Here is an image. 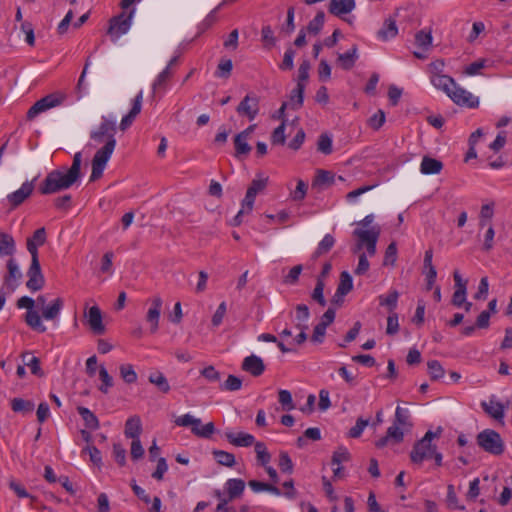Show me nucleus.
I'll return each instance as SVG.
<instances>
[{
    "label": "nucleus",
    "mask_w": 512,
    "mask_h": 512,
    "mask_svg": "<svg viewBox=\"0 0 512 512\" xmlns=\"http://www.w3.org/2000/svg\"><path fill=\"white\" fill-rule=\"evenodd\" d=\"M82 153L76 152L72 165L66 171L56 169L49 172L39 186L43 195L54 194L70 188L81 177Z\"/></svg>",
    "instance_id": "f257e3e1"
},
{
    "label": "nucleus",
    "mask_w": 512,
    "mask_h": 512,
    "mask_svg": "<svg viewBox=\"0 0 512 512\" xmlns=\"http://www.w3.org/2000/svg\"><path fill=\"white\" fill-rule=\"evenodd\" d=\"M443 429L438 427L436 431L428 430L425 435L418 440L410 453V458L413 464H421L425 460L434 459L436 466L442 464V454L436 451V446L432 445L434 438L441 436Z\"/></svg>",
    "instance_id": "f03ea898"
},
{
    "label": "nucleus",
    "mask_w": 512,
    "mask_h": 512,
    "mask_svg": "<svg viewBox=\"0 0 512 512\" xmlns=\"http://www.w3.org/2000/svg\"><path fill=\"white\" fill-rule=\"evenodd\" d=\"M380 227L373 226L370 229H355L353 235L357 238L353 252L357 253L363 248H366L368 256H374L376 254V245L380 236Z\"/></svg>",
    "instance_id": "7ed1b4c3"
},
{
    "label": "nucleus",
    "mask_w": 512,
    "mask_h": 512,
    "mask_svg": "<svg viewBox=\"0 0 512 512\" xmlns=\"http://www.w3.org/2000/svg\"><path fill=\"white\" fill-rule=\"evenodd\" d=\"M477 445L491 455H501L505 445L498 432L493 429H485L476 437Z\"/></svg>",
    "instance_id": "20e7f679"
},
{
    "label": "nucleus",
    "mask_w": 512,
    "mask_h": 512,
    "mask_svg": "<svg viewBox=\"0 0 512 512\" xmlns=\"http://www.w3.org/2000/svg\"><path fill=\"white\" fill-rule=\"evenodd\" d=\"M116 147V139L107 140L105 145L100 148L92 159V172L90 181H96L102 177L104 169Z\"/></svg>",
    "instance_id": "39448f33"
},
{
    "label": "nucleus",
    "mask_w": 512,
    "mask_h": 512,
    "mask_svg": "<svg viewBox=\"0 0 512 512\" xmlns=\"http://www.w3.org/2000/svg\"><path fill=\"white\" fill-rule=\"evenodd\" d=\"M175 424L180 427H191L192 433L200 438L209 439L215 432V425L213 422L205 424L201 429V419L195 418L191 414H184L175 419Z\"/></svg>",
    "instance_id": "423d86ee"
},
{
    "label": "nucleus",
    "mask_w": 512,
    "mask_h": 512,
    "mask_svg": "<svg viewBox=\"0 0 512 512\" xmlns=\"http://www.w3.org/2000/svg\"><path fill=\"white\" fill-rule=\"evenodd\" d=\"M135 12L136 9L132 8L128 14L121 12L109 20L107 33L110 35L112 41H116L120 36L129 31Z\"/></svg>",
    "instance_id": "0eeeda50"
},
{
    "label": "nucleus",
    "mask_w": 512,
    "mask_h": 512,
    "mask_svg": "<svg viewBox=\"0 0 512 512\" xmlns=\"http://www.w3.org/2000/svg\"><path fill=\"white\" fill-rule=\"evenodd\" d=\"M66 95L60 92L51 93L36 101L27 111V119L32 120L40 113L61 105Z\"/></svg>",
    "instance_id": "6e6552de"
},
{
    "label": "nucleus",
    "mask_w": 512,
    "mask_h": 512,
    "mask_svg": "<svg viewBox=\"0 0 512 512\" xmlns=\"http://www.w3.org/2000/svg\"><path fill=\"white\" fill-rule=\"evenodd\" d=\"M254 492L268 491L276 495L283 494L287 498H294L296 490L293 482H282L281 487L275 486L272 482H249Z\"/></svg>",
    "instance_id": "1a4fd4ad"
},
{
    "label": "nucleus",
    "mask_w": 512,
    "mask_h": 512,
    "mask_svg": "<svg viewBox=\"0 0 512 512\" xmlns=\"http://www.w3.org/2000/svg\"><path fill=\"white\" fill-rule=\"evenodd\" d=\"M28 280L26 282V287L31 292H37L44 287L45 279L41 271V266L39 262V258L35 256L33 253V258H31V264L27 271Z\"/></svg>",
    "instance_id": "9d476101"
},
{
    "label": "nucleus",
    "mask_w": 512,
    "mask_h": 512,
    "mask_svg": "<svg viewBox=\"0 0 512 512\" xmlns=\"http://www.w3.org/2000/svg\"><path fill=\"white\" fill-rule=\"evenodd\" d=\"M448 96L459 106L468 108H477L479 106V98L457 85V83H455V87L452 88Z\"/></svg>",
    "instance_id": "9b49d317"
},
{
    "label": "nucleus",
    "mask_w": 512,
    "mask_h": 512,
    "mask_svg": "<svg viewBox=\"0 0 512 512\" xmlns=\"http://www.w3.org/2000/svg\"><path fill=\"white\" fill-rule=\"evenodd\" d=\"M115 133V121L109 120L106 117H102V122L100 123L98 129L96 131H92L90 137L98 144H101L103 142L106 143L107 140L115 139Z\"/></svg>",
    "instance_id": "f8f14e48"
},
{
    "label": "nucleus",
    "mask_w": 512,
    "mask_h": 512,
    "mask_svg": "<svg viewBox=\"0 0 512 512\" xmlns=\"http://www.w3.org/2000/svg\"><path fill=\"white\" fill-rule=\"evenodd\" d=\"M151 306L146 313V321L150 325V332L156 333L159 328V321L161 316V310L163 300L160 296L156 295L150 299Z\"/></svg>",
    "instance_id": "ddd939ff"
},
{
    "label": "nucleus",
    "mask_w": 512,
    "mask_h": 512,
    "mask_svg": "<svg viewBox=\"0 0 512 512\" xmlns=\"http://www.w3.org/2000/svg\"><path fill=\"white\" fill-rule=\"evenodd\" d=\"M259 100L256 96L246 95L237 106L236 111L240 115H245L249 120H254L259 112Z\"/></svg>",
    "instance_id": "4468645a"
},
{
    "label": "nucleus",
    "mask_w": 512,
    "mask_h": 512,
    "mask_svg": "<svg viewBox=\"0 0 512 512\" xmlns=\"http://www.w3.org/2000/svg\"><path fill=\"white\" fill-rule=\"evenodd\" d=\"M33 181H26L22 186L7 196V200L12 208L21 205L33 192Z\"/></svg>",
    "instance_id": "2eb2a0df"
},
{
    "label": "nucleus",
    "mask_w": 512,
    "mask_h": 512,
    "mask_svg": "<svg viewBox=\"0 0 512 512\" xmlns=\"http://www.w3.org/2000/svg\"><path fill=\"white\" fill-rule=\"evenodd\" d=\"M402 426L393 423L386 432V435L381 437L376 442L377 448H383L389 444H399L403 441L404 433L401 429Z\"/></svg>",
    "instance_id": "dca6fc26"
},
{
    "label": "nucleus",
    "mask_w": 512,
    "mask_h": 512,
    "mask_svg": "<svg viewBox=\"0 0 512 512\" xmlns=\"http://www.w3.org/2000/svg\"><path fill=\"white\" fill-rule=\"evenodd\" d=\"M7 269L8 273L5 276L4 285L2 286V288L8 290V293H12L18 286V280L22 277V274L14 259L8 260Z\"/></svg>",
    "instance_id": "f3484780"
},
{
    "label": "nucleus",
    "mask_w": 512,
    "mask_h": 512,
    "mask_svg": "<svg viewBox=\"0 0 512 512\" xmlns=\"http://www.w3.org/2000/svg\"><path fill=\"white\" fill-rule=\"evenodd\" d=\"M143 102V91H139V93L135 96L132 102V107L127 115H125L120 122V129L125 131L128 127H130L135 120V118L140 114L142 109Z\"/></svg>",
    "instance_id": "a211bd4d"
},
{
    "label": "nucleus",
    "mask_w": 512,
    "mask_h": 512,
    "mask_svg": "<svg viewBox=\"0 0 512 512\" xmlns=\"http://www.w3.org/2000/svg\"><path fill=\"white\" fill-rule=\"evenodd\" d=\"M241 368L243 371L250 373L254 377L262 375L265 371L263 360L254 354L244 358Z\"/></svg>",
    "instance_id": "6ab92c4d"
},
{
    "label": "nucleus",
    "mask_w": 512,
    "mask_h": 512,
    "mask_svg": "<svg viewBox=\"0 0 512 512\" xmlns=\"http://www.w3.org/2000/svg\"><path fill=\"white\" fill-rule=\"evenodd\" d=\"M432 34L430 31L420 30L415 34V45L421 50L414 51L413 54L418 59L426 58L424 52H427L432 45Z\"/></svg>",
    "instance_id": "aec40b11"
},
{
    "label": "nucleus",
    "mask_w": 512,
    "mask_h": 512,
    "mask_svg": "<svg viewBox=\"0 0 512 512\" xmlns=\"http://www.w3.org/2000/svg\"><path fill=\"white\" fill-rule=\"evenodd\" d=\"M88 324L92 332L96 335H102L105 332V326L102 322L101 310L97 306H93L86 314Z\"/></svg>",
    "instance_id": "412c9836"
},
{
    "label": "nucleus",
    "mask_w": 512,
    "mask_h": 512,
    "mask_svg": "<svg viewBox=\"0 0 512 512\" xmlns=\"http://www.w3.org/2000/svg\"><path fill=\"white\" fill-rule=\"evenodd\" d=\"M355 0H330L328 11L330 14L340 17L355 9Z\"/></svg>",
    "instance_id": "4be33fe9"
},
{
    "label": "nucleus",
    "mask_w": 512,
    "mask_h": 512,
    "mask_svg": "<svg viewBox=\"0 0 512 512\" xmlns=\"http://www.w3.org/2000/svg\"><path fill=\"white\" fill-rule=\"evenodd\" d=\"M46 238V230L44 227H41L35 230L32 237L27 239L26 247L31 255V258H33V253L36 257H38V247L45 244Z\"/></svg>",
    "instance_id": "5701e85b"
},
{
    "label": "nucleus",
    "mask_w": 512,
    "mask_h": 512,
    "mask_svg": "<svg viewBox=\"0 0 512 512\" xmlns=\"http://www.w3.org/2000/svg\"><path fill=\"white\" fill-rule=\"evenodd\" d=\"M225 437L229 443L237 447H250L256 443L254 436L245 432H239L237 434L233 432H226Z\"/></svg>",
    "instance_id": "b1692460"
},
{
    "label": "nucleus",
    "mask_w": 512,
    "mask_h": 512,
    "mask_svg": "<svg viewBox=\"0 0 512 512\" xmlns=\"http://www.w3.org/2000/svg\"><path fill=\"white\" fill-rule=\"evenodd\" d=\"M142 433V422L138 415L129 417L125 422L124 434L132 440L140 439Z\"/></svg>",
    "instance_id": "393cba45"
},
{
    "label": "nucleus",
    "mask_w": 512,
    "mask_h": 512,
    "mask_svg": "<svg viewBox=\"0 0 512 512\" xmlns=\"http://www.w3.org/2000/svg\"><path fill=\"white\" fill-rule=\"evenodd\" d=\"M430 81L439 90L444 91L447 95L455 87V80L445 74L437 73L436 75H430Z\"/></svg>",
    "instance_id": "a878e982"
},
{
    "label": "nucleus",
    "mask_w": 512,
    "mask_h": 512,
    "mask_svg": "<svg viewBox=\"0 0 512 512\" xmlns=\"http://www.w3.org/2000/svg\"><path fill=\"white\" fill-rule=\"evenodd\" d=\"M443 169V163L435 158L424 156L420 165V171L422 174L431 175L439 174Z\"/></svg>",
    "instance_id": "bb28decb"
},
{
    "label": "nucleus",
    "mask_w": 512,
    "mask_h": 512,
    "mask_svg": "<svg viewBox=\"0 0 512 512\" xmlns=\"http://www.w3.org/2000/svg\"><path fill=\"white\" fill-rule=\"evenodd\" d=\"M77 412L84 421V425L87 429L94 431L99 428L100 425L97 416L88 408L79 406L77 407Z\"/></svg>",
    "instance_id": "cd10ccee"
},
{
    "label": "nucleus",
    "mask_w": 512,
    "mask_h": 512,
    "mask_svg": "<svg viewBox=\"0 0 512 512\" xmlns=\"http://www.w3.org/2000/svg\"><path fill=\"white\" fill-rule=\"evenodd\" d=\"M306 84H297L290 93L288 106L292 110H298L302 107L304 101V91Z\"/></svg>",
    "instance_id": "c85d7f7f"
},
{
    "label": "nucleus",
    "mask_w": 512,
    "mask_h": 512,
    "mask_svg": "<svg viewBox=\"0 0 512 512\" xmlns=\"http://www.w3.org/2000/svg\"><path fill=\"white\" fill-rule=\"evenodd\" d=\"M64 302L62 298H56L54 301H52L50 304L45 306L42 310V317L45 320H54L56 319L62 308H63Z\"/></svg>",
    "instance_id": "c756f323"
},
{
    "label": "nucleus",
    "mask_w": 512,
    "mask_h": 512,
    "mask_svg": "<svg viewBox=\"0 0 512 512\" xmlns=\"http://www.w3.org/2000/svg\"><path fill=\"white\" fill-rule=\"evenodd\" d=\"M357 51V46L353 45L347 52L338 54V61L344 70H350L354 67L355 62L358 59Z\"/></svg>",
    "instance_id": "7c9ffc66"
},
{
    "label": "nucleus",
    "mask_w": 512,
    "mask_h": 512,
    "mask_svg": "<svg viewBox=\"0 0 512 512\" xmlns=\"http://www.w3.org/2000/svg\"><path fill=\"white\" fill-rule=\"evenodd\" d=\"M353 289V279L349 272L343 271L340 274V281L335 292V298L344 297Z\"/></svg>",
    "instance_id": "2f4dec72"
},
{
    "label": "nucleus",
    "mask_w": 512,
    "mask_h": 512,
    "mask_svg": "<svg viewBox=\"0 0 512 512\" xmlns=\"http://www.w3.org/2000/svg\"><path fill=\"white\" fill-rule=\"evenodd\" d=\"M398 34L396 21L392 18L386 19L382 28L378 31V37L384 41L394 38Z\"/></svg>",
    "instance_id": "473e14b6"
},
{
    "label": "nucleus",
    "mask_w": 512,
    "mask_h": 512,
    "mask_svg": "<svg viewBox=\"0 0 512 512\" xmlns=\"http://www.w3.org/2000/svg\"><path fill=\"white\" fill-rule=\"evenodd\" d=\"M25 322L34 331L39 333H44L46 331V327L42 323L41 316L36 310L26 312Z\"/></svg>",
    "instance_id": "72a5a7b5"
},
{
    "label": "nucleus",
    "mask_w": 512,
    "mask_h": 512,
    "mask_svg": "<svg viewBox=\"0 0 512 512\" xmlns=\"http://www.w3.org/2000/svg\"><path fill=\"white\" fill-rule=\"evenodd\" d=\"M34 402L22 398H13L11 400V409L16 413L23 415L31 414L34 410Z\"/></svg>",
    "instance_id": "f704fd0d"
},
{
    "label": "nucleus",
    "mask_w": 512,
    "mask_h": 512,
    "mask_svg": "<svg viewBox=\"0 0 512 512\" xmlns=\"http://www.w3.org/2000/svg\"><path fill=\"white\" fill-rule=\"evenodd\" d=\"M399 293L397 290H392L388 293L387 296L380 295L379 296V304L381 306H386L388 308L389 314L396 313L395 310L397 308Z\"/></svg>",
    "instance_id": "c9c22d12"
},
{
    "label": "nucleus",
    "mask_w": 512,
    "mask_h": 512,
    "mask_svg": "<svg viewBox=\"0 0 512 512\" xmlns=\"http://www.w3.org/2000/svg\"><path fill=\"white\" fill-rule=\"evenodd\" d=\"M148 380L151 384H154L161 392L168 393L170 391V385L167 378L162 372L156 371L149 375Z\"/></svg>",
    "instance_id": "e433bc0d"
},
{
    "label": "nucleus",
    "mask_w": 512,
    "mask_h": 512,
    "mask_svg": "<svg viewBox=\"0 0 512 512\" xmlns=\"http://www.w3.org/2000/svg\"><path fill=\"white\" fill-rule=\"evenodd\" d=\"M335 244V238L331 234H326L323 239L319 242L318 247L312 255L313 259L328 253Z\"/></svg>",
    "instance_id": "4c0bfd02"
},
{
    "label": "nucleus",
    "mask_w": 512,
    "mask_h": 512,
    "mask_svg": "<svg viewBox=\"0 0 512 512\" xmlns=\"http://www.w3.org/2000/svg\"><path fill=\"white\" fill-rule=\"evenodd\" d=\"M257 462L262 466H267L271 460V454L268 452L264 442H256L254 445Z\"/></svg>",
    "instance_id": "58836bf2"
},
{
    "label": "nucleus",
    "mask_w": 512,
    "mask_h": 512,
    "mask_svg": "<svg viewBox=\"0 0 512 512\" xmlns=\"http://www.w3.org/2000/svg\"><path fill=\"white\" fill-rule=\"evenodd\" d=\"M240 488L241 494L245 488V482H227L223 490H215L214 495L218 499H225L232 496V492L236 488Z\"/></svg>",
    "instance_id": "ea45409f"
},
{
    "label": "nucleus",
    "mask_w": 512,
    "mask_h": 512,
    "mask_svg": "<svg viewBox=\"0 0 512 512\" xmlns=\"http://www.w3.org/2000/svg\"><path fill=\"white\" fill-rule=\"evenodd\" d=\"M325 21V13L319 11L315 17L308 23L306 31L313 35H318L323 28Z\"/></svg>",
    "instance_id": "a19ab883"
},
{
    "label": "nucleus",
    "mask_w": 512,
    "mask_h": 512,
    "mask_svg": "<svg viewBox=\"0 0 512 512\" xmlns=\"http://www.w3.org/2000/svg\"><path fill=\"white\" fill-rule=\"evenodd\" d=\"M15 252V241L7 233H0V254L12 255Z\"/></svg>",
    "instance_id": "79ce46f5"
},
{
    "label": "nucleus",
    "mask_w": 512,
    "mask_h": 512,
    "mask_svg": "<svg viewBox=\"0 0 512 512\" xmlns=\"http://www.w3.org/2000/svg\"><path fill=\"white\" fill-rule=\"evenodd\" d=\"M393 423L400 425L403 428L412 427L409 410L398 406L395 411V418Z\"/></svg>",
    "instance_id": "37998d69"
},
{
    "label": "nucleus",
    "mask_w": 512,
    "mask_h": 512,
    "mask_svg": "<svg viewBox=\"0 0 512 512\" xmlns=\"http://www.w3.org/2000/svg\"><path fill=\"white\" fill-rule=\"evenodd\" d=\"M235 156L248 155L251 151V146L247 143V139L243 135L237 134L234 137Z\"/></svg>",
    "instance_id": "c03bdc74"
},
{
    "label": "nucleus",
    "mask_w": 512,
    "mask_h": 512,
    "mask_svg": "<svg viewBox=\"0 0 512 512\" xmlns=\"http://www.w3.org/2000/svg\"><path fill=\"white\" fill-rule=\"evenodd\" d=\"M23 361L26 366L31 370V373L37 376H42L43 372L40 367V360L38 357L31 356L30 353L26 352L22 355Z\"/></svg>",
    "instance_id": "a18cd8bd"
},
{
    "label": "nucleus",
    "mask_w": 512,
    "mask_h": 512,
    "mask_svg": "<svg viewBox=\"0 0 512 512\" xmlns=\"http://www.w3.org/2000/svg\"><path fill=\"white\" fill-rule=\"evenodd\" d=\"M482 407L486 413L492 416L496 420H502L504 418V406L499 403L491 402V405H487V403L482 402Z\"/></svg>",
    "instance_id": "49530a36"
},
{
    "label": "nucleus",
    "mask_w": 512,
    "mask_h": 512,
    "mask_svg": "<svg viewBox=\"0 0 512 512\" xmlns=\"http://www.w3.org/2000/svg\"><path fill=\"white\" fill-rule=\"evenodd\" d=\"M99 377L102 383L98 389L102 393L107 394L110 388L114 385L113 378L109 375L107 369L104 366H100L99 368Z\"/></svg>",
    "instance_id": "de8ad7c7"
},
{
    "label": "nucleus",
    "mask_w": 512,
    "mask_h": 512,
    "mask_svg": "<svg viewBox=\"0 0 512 512\" xmlns=\"http://www.w3.org/2000/svg\"><path fill=\"white\" fill-rule=\"evenodd\" d=\"M278 467H279L280 471L284 474L290 475L293 473L294 465H293L292 459L290 458V456L287 452H285V451L280 452L279 459H278Z\"/></svg>",
    "instance_id": "09e8293b"
},
{
    "label": "nucleus",
    "mask_w": 512,
    "mask_h": 512,
    "mask_svg": "<svg viewBox=\"0 0 512 512\" xmlns=\"http://www.w3.org/2000/svg\"><path fill=\"white\" fill-rule=\"evenodd\" d=\"M334 183V174L327 170H317L313 186L332 185Z\"/></svg>",
    "instance_id": "8fccbe9b"
},
{
    "label": "nucleus",
    "mask_w": 512,
    "mask_h": 512,
    "mask_svg": "<svg viewBox=\"0 0 512 512\" xmlns=\"http://www.w3.org/2000/svg\"><path fill=\"white\" fill-rule=\"evenodd\" d=\"M324 288L325 282L323 279H317L315 288L311 294L312 300L317 302L322 307H324L327 303L324 297Z\"/></svg>",
    "instance_id": "3c124183"
},
{
    "label": "nucleus",
    "mask_w": 512,
    "mask_h": 512,
    "mask_svg": "<svg viewBox=\"0 0 512 512\" xmlns=\"http://www.w3.org/2000/svg\"><path fill=\"white\" fill-rule=\"evenodd\" d=\"M120 376L127 384H132L137 381V373L131 364H122L119 367Z\"/></svg>",
    "instance_id": "603ef678"
},
{
    "label": "nucleus",
    "mask_w": 512,
    "mask_h": 512,
    "mask_svg": "<svg viewBox=\"0 0 512 512\" xmlns=\"http://www.w3.org/2000/svg\"><path fill=\"white\" fill-rule=\"evenodd\" d=\"M278 401L284 411H291L295 408L291 392L281 389L278 391Z\"/></svg>",
    "instance_id": "864d4df0"
},
{
    "label": "nucleus",
    "mask_w": 512,
    "mask_h": 512,
    "mask_svg": "<svg viewBox=\"0 0 512 512\" xmlns=\"http://www.w3.org/2000/svg\"><path fill=\"white\" fill-rule=\"evenodd\" d=\"M213 456L217 463L224 466L231 467L235 463V456L223 450H214Z\"/></svg>",
    "instance_id": "5fc2aeb1"
},
{
    "label": "nucleus",
    "mask_w": 512,
    "mask_h": 512,
    "mask_svg": "<svg viewBox=\"0 0 512 512\" xmlns=\"http://www.w3.org/2000/svg\"><path fill=\"white\" fill-rule=\"evenodd\" d=\"M427 368L430 378L433 381L439 380L444 376V368L437 360L428 361Z\"/></svg>",
    "instance_id": "6e6d98bb"
},
{
    "label": "nucleus",
    "mask_w": 512,
    "mask_h": 512,
    "mask_svg": "<svg viewBox=\"0 0 512 512\" xmlns=\"http://www.w3.org/2000/svg\"><path fill=\"white\" fill-rule=\"evenodd\" d=\"M261 39L264 43V47L267 49H271L276 45V38L274 37V32L270 25H265L262 27Z\"/></svg>",
    "instance_id": "4d7b16f0"
},
{
    "label": "nucleus",
    "mask_w": 512,
    "mask_h": 512,
    "mask_svg": "<svg viewBox=\"0 0 512 512\" xmlns=\"http://www.w3.org/2000/svg\"><path fill=\"white\" fill-rule=\"evenodd\" d=\"M241 387L242 380L235 375H229L225 382L219 386L222 391H238Z\"/></svg>",
    "instance_id": "13d9d810"
},
{
    "label": "nucleus",
    "mask_w": 512,
    "mask_h": 512,
    "mask_svg": "<svg viewBox=\"0 0 512 512\" xmlns=\"http://www.w3.org/2000/svg\"><path fill=\"white\" fill-rule=\"evenodd\" d=\"M233 69V63L230 59H222L215 72V75L219 78L227 79L231 75V71Z\"/></svg>",
    "instance_id": "bf43d9fd"
},
{
    "label": "nucleus",
    "mask_w": 512,
    "mask_h": 512,
    "mask_svg": "<svg viewBox=\"0 0 512 512\" xmlns=\"http://www.w3.org/2000/svg\"><path fill=\"white\" fill-rule=\"evenodd\" d=\"M308 185L301 179L297 181V186L294 191L290 193L293 201H302L306 197Z\"/></svg>",
    "instance_id": "052dcab7"
},
{
    "label": "nucleus",
    "mask_w": 512,
    "mask_h": 512,
    "mask_svg": "<svg viewBox=\"0 0 512 512\" xmlns=\"http://www.w3.org/2000/svg\"><path fill=\"white\" fill-rule=\"evenodd\" d=\"M286 141L285 136V122L283 121L278 127L274 129L271 135V142L273 145H284Z\"/></svg>",
    "instance_id": "680f3d73"
},
{
    "label": "nucleus",
    "mask_w": 512,
    "mask_h": 512,
    "mask_svg": "<svg viewBox=\"0 0 512 512\" xmlns=\"http://www.w3.org/2000/svg\"><path fill=\"white\" fill-rule=\"evenodd\" d=\"M318 151L325 155H329L332 153V139L327 134H321L318 138L317 143Z\"/></svg>",
    "instance_id": "e2e57ef3"
},
{
    "label": "nucleus",
    "mask_w": 512,
    "mask_h": 512,
    "mask_svg": "<svg viewBox=\"0 0 512 512\" xmlns=\"http://www.w3.org/2000/svg\"><path fill=\"white\" fill-rule=\"evenodd\" d=\"M171 76L172 72L169 71V67H166L162 72H160L152 84L153 92H156L157 89L165 87L167 81L171 78Z\"/></svg>",
    "instance_id": "0e129e2a"
},
{
    "label": "nucleus",
    "mask_w": 512,
    "mask_h": 512,
    "mask_svg": "<svg viewBox=\"0 0 512 512\" xmlns=\"http://www.w3.org/2000/svg\"><path fill=\"white\" fill-rule=\"evenodd\" d=\"M294 56L295 51L289 47L284 53V57L281 64L279 65V68L283 71L292 70L294 67Z\"/></svg>",
    "instance_id": "69168bd1"
},
{
    "label": "nucleus",
    "mask_w": 512,
    "mask_h": 512,
    "mask_svg": "<svg viewBox=\"0 0 512 512\" xmlns=\"http://www.w3.org/2000/svg\"><path fill=\"white\" fill-rule=\"evenodd\" d=\"M302 265H296L294 267H292L288 274L286 276H284L283 278V283L284 284H287V285H294L298 282L299 280V276L302 272Z\"/></svg>",
    "instance_id": "338daca9"
},
{
    "label": "nucleus",
    "mask_w": 512,
    "mask_h": 512,
    "mask_svg": "<svg viewBox=\"0 0 512 512\" xmlns=\"http://www.w3.org/2000/svg\"><path fill=\"white\" fill-rule=\"evenodd\" d=\"M349 459H350L349 451L344 447H340L333 453L331 464H332V466L341 465V463L346 462Z\"/></svg>",
    "instance_id": "774afa93"
}]
</instances>
